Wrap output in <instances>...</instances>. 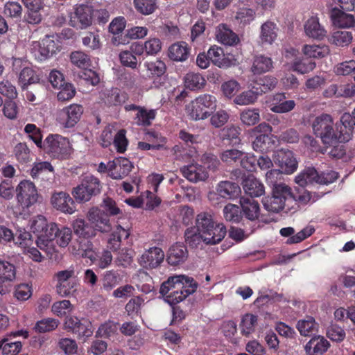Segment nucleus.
<instances>
[{
  "label": "nucleus",
  "mask_w": 355,
  "mask_h": 355,
  "mask_svg": "<svg viewBox=\"0 0 355 355\" xmlns=\"http://www.w3.org/2000/svg\"><path fill=\"white\" fill-rule=\"evenodd\" d=\"M197 288L198 283L193 277L176 275L168 277L161 284L159 293L168 304L175 306L195 293Z\"/></svg>",
  "instance_id": "nucleus-1"
},
{
  "label": "nucleus",
  "mask_w": 355,
  "mask_h": 355,
  "mask_svg": "<svg viewBox=\"0 0 355 355\" xmlns=\"http://www.w3.org/2000/svg\"><path fill=\"white\" fill-rule=\"evenodd\" d=\"M87 217L89 221L83 218L73 221V232L79 238L91 239L96 236V231L109 232L112 230L110 218L102 209L92 207L89 210Z\"/></svg>",
  "instance_id": "nucleus-2"
},
{
  "label": "nucleus",
  "mask_w": 355,
  "mask_h": 355,
  "mask_svg": "<svg viewBox=\"0 0 355 355\" xmlns=\"http://www.w3.org/2000/svg\"><path fill=\"white\" fill-rule=\"evenodd\" d=\"M312 128L314 134L321 139L326 146L350 140V133L344 132L342 127L339 130L337 125H334L332 117L327 114L317 116Z\"/></svg>",
  "instance_id": "nucleus-3"
},
{
  "label": "nucleus",
  "mask_w": 355,
  "mask_h": 355,
  "mask_svg": "<svg viewBox=\"0 0 355 355\" xmlns=\"http://www.w3.org/2000/svg\"><path fill=\"white\" fill-rule=\"evenodd\" d=\"M196 228L202 234L204 242L209 245L220 243L227 233L225 226L223 223H216L212 216L206 212L198 214Z\"/></svg>",
  "instance_id": "nucleus-4"
},
{
  "label": "nucleus",
  "mask_w": 355,
  "mask_h": 355,
  "mask_svg": "<svg viewBox=\"0 0 355 355\" xmlns=\"http://www.w3.org/2000/svg\"><path fill=\"white\" fill-rule=\"evenodd\" d=\"M296 200V197L293 194L291 189L288 186L278 185L272 188L271 196L263 198L262 203L268 211L278 213L286 206L289 209L290 205Z\"/></svg>",
  "instance_id": "nucleus-5"
},
{
  "label": "nucleus",
  "mask_w": 355,
  "mask_h": 355,
  "mask_svg": "<svg viewBox=\"0 0 355 355\" xmlns=\"http://www.w3.org/2000/svg\"><path fill=\"white\" fill-rule=\"evenodd\" d=\"M216 108V98L209 94L196 97L187 106L189 116L195 121L208 118Z\"/></svg>",
  "instance_id": "nucleus-6"
},
{
  "label": "nucleus",
  "mask_w": 355,
  "mask_h": 355,
  "mask_svg": "<svg viewBox=\"0 0 355 355\" xmlns=\"http://www.w3.org/2000/svg\"><path fill=\"white\" fill-rule=\"evenodd\" d=\"M42 149L50 157L58 159H68L72 151L69 139L58 134L49 135Z\"/></svg>",
  "instance_id": "nucleus-7"
},
{
  "label": "nucleus",
  "mask_w": 355,
  "mask_h": 355,
  "mask_svg": "<svg viewBox=\"0 0 355 355\" xmlns=\"http://www.w3.org/2000/svg\"><path fill=\"white\" fill-rule=\"evenodd\" d=\"M101 191V184L98 178L94 175H87L81 183L73 188L72 195L76 200L80 203L86 202L92 197L98 195Z\"/></svg>",
  "instance_id": "nucleus-8"
},
{
  "label": "nucleus",
  "mask_w": 355,
  "mask_h": 355,
  "mask_svg": "<svg viewBox=\"0 0 355 355\" xmlns=\"http://www.w3.org/2000/svg\"><path fill=\"white\" fill-rule=\"evenodd\" d=\"M84 112L83 105L72 103L57 111L55 121L62 128H73L80 121Z\"/></svg>",
  "instance_id": "nucleus-9"
},
{
  "label": "nucleus",
  "mask_w": 355,
  "mask_h": 355,
  "mask_svg": "<svg viewBox=\"0 0 355 355\" xmlns=\"http://www.w3.org/2000/svg\"><path fill=\"white\" fill-rule=\"evenodd\" d=\"M241 207L242 220H247L246 224L249 227H246V231L252 233L258 227V221L261 216V209L259 203L248 197H241L240 199Z\"/></svg>",
  "instance_id": "nucleus-10"
},
{
  "label": "nucleus",
  "mask_w": 355,
  "mask_h": 355,
  "mask_svg": "<svg viewBox=\"0 0 355 355\" xmlns=\"http://www.w3.org/2000/svg\"><path fill=\"white\" fill-rule=\"evenodd\" d=\"M17 199L24 208H28L34 205L38 198L37 191L35 184L29 180L19 182L17 189Z\"/></svg>",
  "instance_id": "nucleus-11"
},
{
  "label": "nucleus",
  "mask_w": 355,
  "mask_h": 355,
  "mask_svg": "<svg viewBox=\"0 0 355 355\" xmlns=\"http://www.w3.org/2000/svg\"><path fill=\"white\" fill-rule=\"evenodd\" d=\"M144 67L147 70L149 77L153 79V83L155 87H160L166 82V65L160 60L155 59L151 61H146Z\"/></svg>",
  "instance_id": "nucleus-12"
},
{
  "label": "nucleus",
  "mask_w": 355,
  "mask_h": 355,
  "mask_svg": "<svg viewBox=\"0 0 355 355\" xmlns=\"http://www.w3.org/2000/svg\"><path fill=\"white\" fill-rule=\"evenodd\" d=\"M92 24V6L80 4L71 15L70 24L76 28L84 29Z\"/></svg>",
  "instance_id": "nucleus-13"
},
{
  "label": "nucleus",
  "mask_w": 355,
  "mask_h": 355,
  "mask_svg": "<svg viewBox=\"0 0 355 355\" xmlns=\"http://www.w3.org/2000/svg\"><path fill=\"white\" fill-rule=\"evenodd\" d=\"M16 277V268L9 261L0 259V294L6 295L10 291L11 283Z\"/></svg>",
  "instance_id": "nucleus-14"
},
{
  "label": "nucleus",
  "mask_w": 355,
  "mask_h": 355,
  "mask_svg": "<svg viewBox=\"0 0 355 355\" xmlns=\"http://www.w3.org/2000/svg\"><path fill=\"white\" fill-rule=\"evenodd\" d=\"M124 109L126 112L137 111V113L134 116V121L139 126H150L152 125V121L157 116L156 110H148L145 107L137 105L135 104L126 105H125Z\"/></svg>",
  "instance_id": "nucleus-15"
},
{
  "label": "nucleus",
  "mask_w": 355,
  "mask_h": 355,
  "mask_svg": "<svg viewBox=\"0 0 355 355\" xmlns=\"http://www.w3.org/2000/svg\"><path fill=\"white\" fill-rule=\"evenodd\" d=\"M164 257L162 249L155 246L146 250L139 258L138 262L144 268H156L163 262Z\"/></svg>",
  "instance_id": "nucleus-16"
},
{
  "label": "nucleus",
  "mask_w": 355,
  "mask_h": 355,
  "mask_svg": "<svg viewBox=\"0 0 355 355\" xmlns=\"http://www.w3.org/2000/svg\"><path fill=\"white\" fill-rule=\"evenodd\" d=\"M273 159L284 173L292 174L297 168V162L291 150L284 149L277 150Z\"/></svg>",
  "instance_id": "nucleus-17"
},
{
  "label": "nucleus",
  "mask_w": 355,
  "mask_h": 355,
  "mask_svg": "<svg viewBox=\"0 0 355 355\" xmlns=\"http://www.w3.org/2000/svg\"><path fill=\"white\" fill-rule=\"evenodd\" d=\"M142 55L141 42L132 43L127 50L121 51L119 58L121 64L125 67L136 69L138 67L137 57Z\"/></svg>",
  "instance_id": "nucleus-18"
},
{
  "label": "nucleus",
  "mask_w": 355,
  "mask_h": 355,
  "mask_svg": "<svg viewBox=\"0 0 355 355\" xmlns=\"http://www.w3.org/2000/svg\"><path fill=\"white\" fill-rule=\"evenodd\" d=\"M28 338L27 331L18 330L12 331L6 337L0 340V349L2 350L3 355H17L21 350L22 345L20 341H12V338L17 336Z\"/></svg>",
  "instance_id": "nucleus-19"
},
{
  "label": "nucleus",
  "mask_w": 355,
  "mask_h": 355,
  "mask_svg": "<svg viewBox=\"0 0 355 355\" xmlns=\"http://www.w3.org/2000/svg\"><path fill=\"white\" fill-rule=\"evenodd\" d=\"M109 173L112 178L118 180L127 176L133 168L132 163L127 158L119 157L108 162Z\"/></svg>",
  "instance_id": "nucleus-20"
},
{
  "label": "nucleus",
  "mask_w": 355,
  "mask_h": 355,
  "mask_svg": "<svg viewBox=\"0 0 355 355\" xmlns=\"http://www.w3.org/2000/svg\"><path fill=\"white\" fill-rule=\"evenodd\" d=\"M54 208L65 214H71L76 211V204L72 198L66 192L54 193L51 197Z\"/></svg>",
  "instance_id": "nucleus-21"
},
{
  "label": "nucleus",
  "mask_w": 355,
  "mask_h": 355,
  "mask_svg": "<svg viewBox=\"0 0 355 355\" xmlns=\"http://www.w3.org/2000/svg\"><path fill=\"white\" fill-rule=\"evenodd\" d=\"M93 243L89 239L79 238L72 243L71 252L73 254L89 259L92 262L96 259V254L93 250Z\"/></svg>",
  "instance_id": "nucleus-22"
},
{
  "label": "nucleus",
  "mask_w": 355,
  "mask_h": 355,
  "mask_svg": "<svg viewBox=\"0 0 355 355\" xmlns=\"http://www.w3.org/2000/svg\"><path fill=\"white\" fill-rule=\"evenodd\" d=\"M295 232V229L292 227H283L279 231L281 236L288 237L286 243L291 245L299 243L311 236L315 232V228L311 225H308L297 234H294Z\"/></svg>",
  "instance_id": "nucleus-23"
},
{
  "label": "nucleus",
  "mask_w": 355,
  "mask_h": 355,
  "mask_svg": "<svg viewBox=\"0 0 355 355\" xmlns=\"http://www.w3.org/2000/svg\"><path fill=\"white\" fill-rule=\"evenodd\" d=\"M184 178L191 182H198L206 180L209 174L205 166L197 163L184 166L180 168Z\"/></svg>",
  "instance_id": "nucleus-24"
},
{
  "label": "nucleus",
  "mask_w": 355,
  "mask_h": 355,
  "mask_svg": "<svg viewBox=\"0 0 355 355\" xmlns=\"http://www.w3.org/2000/svg\"><path fill=\"white\" fill-rule=\"evenodd\" d=\"M189 256L188 250L182 243L177 242L172 245L167 252L166 261L171 266L184 263Z\"/></svg>",
  "instance_id": "nucleus-25"
},
{
  "label": "nucleus",
  "mask_w": 355,
  "mask_h": 355,
  "mask_svg": "<svg viewBox=\"0 0 355 355\" xmlns=\"http://www.w3.org/2000/svg\"><path fill=\"white\" fill-rule=\"evenodd\" d=\"M331 345L322 336H314L304 345L306 355H323L328 351Z\"/></svg>",
  "instance_id": "nucleus-26"
},
{
  "label": "nucleus",
  "mask_w": 355,
  "mask_h": 355,
  "mask_svg": "<svg viewBox=\"0 0 355 355\" xmlns=\"http://www.w3.org/2000/svg\"><path fill=\"white\" fill-rule=\"evenodd\" d=\"M245 193L250 198L260 197L265 193L263 183L253 175H249L243 178L241 183Z\"/></svg>",
  "instance_id": "nucleus-27"
},
{
  "label": "nucleus",
  "mask_w": 355,
  "mask_h": 355,
  "mask_svg": "<svg viewBox=\"0 0 355 355\" xmlns=\"http://www.w3.org/2000/svg\"><path fill=\"white\" fill-rule=\"evenodd\" d=\"M296 104L293 100H287L284 93H277L272 98L270 109L275 113H286L293 110Z\"/></svg>",
  "instance_id": "nucleus-28"
},
{
  "label": "nucleus",
  "mask_w": 355,
  "mask_h": 355,
  "mask_svg": "<svg viewBox=\"0 0 355 355\" xmlns=\"http://www.w3.org/2000/svg\"><path fill=\"white\" fill-rule=\"evenodd\" d=\"M277 83L278 80L275 77L264 76L252 80L250 84L256 91L255 93L258 94L259 96H261L273 90L276 87Z\"/></svg>",
  "instance_id": "nucleus-29"
},
{
  "label": "nucleus",
  "mask_w": 355,
  "mask_h": 355,
  "mask_svg": "<svg viewBox=\"0 0 355 355\" xmlns=\"http://www.w3.org/2000/svg\"><path fill=\"white\" fill-rule=\"evenodd\" d=\"M331 19L335 26L342 28H349L355 26V18L353 15L334 8L331 10Z\"/></svg>",
  "instance_id": "nucleus-30"
},
{
  "label": "nucleus",
  "mask_w": 355,
  "mask_h": 355,
  "mask_svg": "<svg viewBox=\"0 0 355 355\" xmlns=\"http://www.w3.org/2000/svg\"><path fill=\"white\" fill-rule=\"evenodd\" d=\"M216 37L218 42L226 46H235L240 42L238 35L224 24L216 27Z\"/></svg>",
  "instance_id": "nucleus-31"
},
{
  "label": "nucleus",
  "mask_w": 355,
  "mask_h": 355,
  "mask_svg": "<svg viewBox=\"0 0 355 355\" xmlns=\"http://www.w3.org/2000/svg\"><path fill=\"white\" fill-rule=\"evenodd\" d=\"M190 50L185 42H178L169 46L168 56L173 61L184 62L189 58Z\"/></svg>",
  "instance_id": "nucleus-32"
},
{
  "label": "nucleus",
  "mask_w": 355,
  "mask_h": 355,
  "mask_svg": "<svg viewBox=\"0 0 355 355\" xmlns=\"http://www.w3.org/2000/svg\"><path fill=\"white\" fill-rule=\"evenodd\" d=\"M130 235L129 230L123 228L120 225H117L107 240V248L113 252H116L120 250L122 241L128 239Z\"/></svg>",
  "instance_id": "nucleus-33"
},
{
  "label": "nucleus",
  "mask_w": 355,
  "mask_h": 355,
  "mask_svg": "<svg viewBox=\"0 0 355 355\" xmlns=\"http://www.w3.org/2000/svg\"><path fill=\"white\" fill-rule=\"evenodd\" d=\"M273 68V62L270 57L264 55H255L252 59L250 68L254 75H259L271 71Z\"/></svg>",
  "instance_id": "nucleus-34"
},
{
  "label": "nucleus",
  "mask_w": 355,
  "mask_h": 355,
  "mask_svg": "<svg viewBox=\"0 0 355 355\" xmlns=\"http://www.w3.org/2000/svg\"><path fill=\"white\" fill-rule=\"evenodd\" d=\"M306 35L311 38L322 40L327 35V31L319 23L318 17H311L304 24Z\"/></svg>",
  "instance_id": "nucleus-35"
},
{
  "label": "nucleus",
  "mask_w": 355,
  "mask_h": 355,
  "mask_svg": "<svg viewBox=\"0 0 355 355\" xmlns=\"http://www.w3.org/2000/svg\"><path fill=\"white\" fill-rule=\"evenodd\" d=\"M103 96V100L108 106L121 105L128 99V94L116 87L105 91Z\"/></svg>",
  "instance_id": "nucleus-36"
},
{
  "label": "nucleus",
  "mask_w": 355,
  "mask_h": 355,
  "mask_svg": "<svg viewBox=\"0 0 355 355\" xmlns=\"http://www.w3.org/2000/svg\"><path fill=\"white\" fill-rule=\"evenodd\" d=\"M275 137L272 135H257L252 142V148L260 153H268L275 146Z\"/></svg>",
  "instance_id": "nucleus-37"
},
{
  "label": "nucleus",
  "mask_w": 355,
  "mask_h": 355,
  "mask_svg": "<svg viewBox=\"0 0 355 355\" xmlns=\"http://www.w3.org/2000/svg\"><path fill=\"white\" fill-rule=\"evenodd\" d=\"M218 195L227 199L236 198L241 193V188L237 183L230 181L220 182L217 187Z\"/></svg>",
  "instance_id": "nucleus-38"
},
{
  "label": "nucleus",
  "mask_w": 355,
  "mask_h": 355,
  "mask_svg": "<svg viewBox=\"0 0 355 355\" xmlns=\"http://www.w3.org/2000/svg\"><path fill=\"white\" fill-rule=\"evenodd\" d=\"M38 51L40 59L44 60L56 53L59 51V46L53 40V37L46 35L40 43Z\"/></svg>",
  "instance_id": "nucleus-39"
},
{
  "label": "nucleus",
  "mask_w": 355,
  "mask_h": 355,
  "mask_svg": "<svg viewBox=\"0 0 355 355\" xmlns=\"http://www.w3.org/2000/svg\"><path fill=\"white\" fill-rule=\"evenodd\" d=\"M133 6L137 13L148 16L159 8L158 0H133Z\"/></svg>",
  "instance_id": "nucleus-40"
},
{
  "label": "nucleus",
  "mask_w": 355,
  "mask_h": 355,
  "mask_svg": "<svg viewBox=\"0 0 355 355\" xmlns=\"http://www.w3.org/2000/svg\"><path fill=\"white\" fill-rule=\"evenodd\" d=\"M296 327L303 336H310L318 331V324L312 316H306L305 318L298 320Z\"/></svg>",
  "instance_id": "nucleus-41"
},
{
  "label": "nucleus",
  "mask_w": 355,
  "mask_h": 355,
  "mask_svg": "<svg viewBox=\"0 0 355 355\" xmlns=\"http://www.w3.org/2000/svg\"><path fill=\"white\" fill-rule=\"evenodd\" d=\"M277 27L276 24L267 21L261 26L260 38L262 43L271 44L277 38Z\"/></svg>",
  "instance_id": "nucleus-42"
},
{
  "label": "nucleus",
  "mask_w": 355,
  "mask_h": 355,
  "mask_svg": "<svg viewBox=\"0 0 355 355\" xmlns=\"http://www.w3.org/2000/svg\"><path fill=\"white\" fill-rule=\"evenodd\" d=\"M54 168L50 162H42L35 163L31 171L33 179L44 180L49 178V174H53Z\"/></svg>",
  "instance_id": "nucleus-43"
},
{
  "label": "nucleus",
  "mask_w": 355,
  "mask_h": 355,
  "mask_svg": "<svg viewBox=\"0 0 355 355\" xmlns=\"http://www.w3.org/2000/svg\"><path fill=\"white\" fill-rule=\"evenodd\" d=\"M302 51L308 58H322L329 53V49L327 45L306 44Z\"/></svg>",
  "instance_id": "nucleus-44"
},
{
  "label": "nucleus",
  "mask_w": 355,
  "mask_h": 355,
  "mask_svg": "<svg viewBox=\"0 0 355 355\" xmlns=\"http://www.w3.org/2000/svg\"><path fill=\"white\" fill-rule=\"evenodd\" d=\"M39 80V76L31 67H24L19 73V83L22 89H26L29 85L37 83Z\"/></svg>",
  "instance_id": "nucleus-45"
},
{
  "label": "nucleus",
  "mask_w": 355,
  "mask_h": 355,
  "mask_svg": "<svg viewBox=\"0 0 355 355\" xmlns=\"http://www.w3.org/2000/svg\"><path fill=\"white\" fill-rule=\"evenodd\" d=\"M206 80L199 73L189 72L184 77L185 87L190 90H199L204 87Z\"/></svg>",
  "instance_id": "nucleus-46"
},
{
  "label": "nucleus",
  "mask_w": 355,
  "mask_h": 355,
  "mask_svg": "<svg viewBox=\"0 0 355 355\" xmlns=\"http://www.w3.org/2000/svg\"><path fill=\"white\" fill-rule=\"evenodd\" d=\"M70 60L72 64L81 69L87 70L92 66L90 56L80 51L71 52Z\"/></svg>",
  "instance_id": "nucleus-47"
},
{
  "label": "nucleus",
  "mask_w": 355,
  "mask_h": 355,
  "mask_svg": "<svg viewBox=\"0 0 355 355\" xmlns=\"http://www.w3.org/2000/svg\"><path fill=\"white\" fill-rule=\"evenodd\" d=\"M353 35L352 32L346 31H337L331 34L329 41L333 44L339 46H347L352 41Z\"/></svg>",
  "instance_id": "nucleus-48"
},
{
  "label": "nucleus",
  "mask_w": 355,
  "mask_h": 355,
  "mask_svg": "<svg viewBox=\"0 0 355 355\" xmlns=\"http://www.w3.org/2000/svg\"><path fill=\"white\" fill-rule=\"evenodd\" d=\"M320 173L313 167H309L304 169L296 177V182L301 186L308 183L315 182L320 179Z\"/></svg>",
  "instance_id": "nucleus-49"
},
{
  "label": "nucleus",
  "mask_w": 355,
  "mask_h": 355,
  "mask_svg": "<svg viewBox=\"0 0 355 355\" xmlns=\"http://www.w3.org/2000/svg\"><path fill=\"white\" fill-rule=\"evenodd\" d=\"M248 90L241 92L236 96L234 101L236 104L240 105H247L254 103L259 96L258 94L255 93L254 89L252 88L251 84H249Z\"/></svg>",
  "instance_id": "nucleus-50"
},
{
  "label": "nucleus",
  "mask_w": 355,
  "mask_h": 355,
  "mask_svg": "<svg viewBox=\"0 0 355 355\" xmlns=\"http://www.w3.org/2000/svg\"><path fill=\"white\" fill-rule=\"evenodd\" d=\"M13 155L15 159L21 164L31 160V150L25 142H19L14 146Z\"/></svg>",
  "instance_id": "nucleus-51"
},
{
  "label": "nucleus",
  "mask_w": 355,
  "mask_h": 355,
  "mask_svg": "<svg viewBox=\"0 0 355 355\" xmlns=\"http://www.w3.org/2000/svg\"><path fill=\"white\" fill-rule=\"evenodd\" d=\"M119 324L112 320H108L101 324L98 327L96 336L109 338L116 334Z\"/></svg>",
  "instance_id": "nucleus-52"
},
{
  "label": "nucleus",
  "mask_w": 355,
  "mask_h": 355,
  "mask_svg": "<svg viewBox=\"0 0 355 355\" xmlns=\"http://www.w3.org/2000/svg\"><path fill=\"white\" fill-rule=\"evenodd\" d=\"M223 214L227 220L236 223L242 222L245 225V220H242L241 210L239 207L228 204L223 209Z\"/></svg>",
  "instance_id": "nucleus-53"
},
{
  "label": "nucleus",
  "mask_w": 355,
  "mask_h": 355,
  "mask_svg": "<svg viewBox=\"0 0 355 355\" xmlns=\"http://www.w3.org/2000/svg\"><path fill=\"white\" fill-rule=\"evenodd\" d=\"M119 272L114 270H107L104 272L102 278V287L105 291H111L120 282Z\"/></svg>",
  "instance_id": "nucleus-54"
},
{
  "label": "nucleus",
  "mask_w": 355,
  "mask_h": 355,
  "mask_svg": "<svg viewBox=\"0 0 355 355\" xmlns=\"http://www.w3.org/2000/svg\"><path fill=\"white\" fill-rule=\"evenodd\" d=\"M162 47V43L158 38H150L144 44L141 43L142 55L145 53L147 55H155L159 53Z\"/></svg>",
  "instance_id": "nucleus-55"
},
{
  "label": "nucleus",
  "mask_w": 355,
  "mask_h": 355,
  "mask_svg": "<svg viewBox=\"0 0 355 355\" xmlns=\"http://www.w3.org/2000/svg\"><path fill=\"white\" fill-rule=\"evenodd\" d=\"M257 324V316L251 313L245 314L241 320V331L245 336H248L254 331L255 327Z\"/></svg>",
  "instance_id": "nucleus-56"
},
{
  "label": "nucleus",
  "mask_w": 355,
  "mask_h": 355,
  "mask_svg": "<svg viewBox=\"0 0 355 355\" xmlns=\"http://www.w3.org/2000/svg\"><path fill=\"white\" fill-rule=\"evenodd\" d=\"M24 132L40 148H42L44 141H42V134L41 130L33 123H28L24 127Z\"/></svg>",
  "instance_id": "nucleus-57"
},
{
  "label": "nucleus",
  "mask_w": 355,
  "mask_h": 355,
  "mask_svg": "<svg viewBox=\"0 0 355 355\" xmlns=\"http://www.w3.org/2000/svg\"><path fill=\"white\" fill-rule=\"evenodd\" d=\"M326 336L332 342L341 343L346 338L345 329L336 324L331 323L326 330Z\"/></svg>",
  "instance_id": "nucleus-58"
},
{
  "label": "nucleus",
  "mask_w": 355,
  "mask_h": 355,
  "mask_svg": "<svg viewBox=\"0 0 355 355\" xmlns=\"http://www.w3.org/2000/svg\"><path fill=\"white\" fill-rule=\"evenodd\" d=\"M315 62L308 58L295 60L292 64V69L301 74H305L313 71L315 67Z\"/></svg>",
  "instance_id": "nucleus-59"
},
{
  "label": "nucleus",
  "mask_w": 355,
  "mask_h": 355,
  "mask_svg": "<svg viewBox=\"0 0 355 355\" xmlns=\"http://www.w3.org/2000/svg\"><path fill=\"white\" fill-rule=\"evenodd\" d=\"M185 242L191 248H197L201 241H204L202 234L196 227L187 228L184 232Z\"/></svg>",
  "instance_id": "nucleus-60"
},
{
  "label": "nucleus",
  "mask_w": 355,
  "mask_h": 355,
  "mask_svg": "<svg viewBox=\"0 0 355 355\" xmlns=\"http://www.w3.org/2000/svg\"><path fill=\"white\" fill-rule=\"evenodd\" d=\"M135 252L131 248H123L117 254L116 264L119 266L126 268L132 263Z\"/></svg>",
  "instance_id": "nucleus-61"
},
{
  "label": "nucleus",
  "mask_w": 355,
  "mask_h": 355,
  "mask_svg": "<svg viewBox=\"0 0 355 355\" xmlns=\"http://www.w3.org/2000/svg\"><path fill=\"white\" fill-rule=\"evenodd\" d=\"M78 280L71 279L65 284L60 285H56V292L61 297H69L73 295V293L77 291L78 286Z\"/></svg>",
  "instance_id": "nucleus-62"
},
{
  "label": "nucleus",
  "mask_w": 355,
  "mask_h": 355,
  "mask_svg": "<svg viewBox=\"0 0 355 355\" xmlns=\"http://www.w3.org/2000/svg\"><path fill=\"white\" fill-rule=\"evenodd\" d=\"M239 128L234 125L226 126L221 130L223 140H227L232 145L238 144L240 142Z\"/></svg>",
  "instance_id": "nucleus-63"
},
{
  "label": "nucleus",
  "mask_w": 355,
  "mask_h": 355,
  "mask_svg": "<svg viewBox=\"0 0 355 355\" xmlns=\"http://www.w3.org/2000/svg\"><path fill=\"white\" fill-rule=\"evenodd\" d=\"M241 120L243 124L250 126L259 122L260 114L259 109H246L241 113Z\"/></svg>",
  "instance_id": "nucleus-64"
}]
</instances>
